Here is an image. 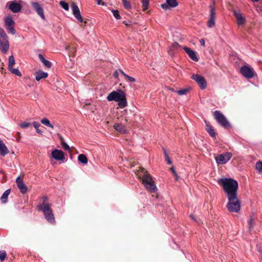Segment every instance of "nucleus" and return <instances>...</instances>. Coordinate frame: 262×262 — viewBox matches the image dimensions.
<instances>
[{"label": "nucleus", "instance_id": "obj_1", "mask_svg": "<svg viewBox=\"0 0 262 262\" xmlns=\"http://www.w3.org/2000/svg\"><path fill=\"white\" fill-rule=\"evenodd\" d=\"M217 182L222 186L227 197L237 194L238 184L237 181L232 178H222L219 179Z\"/></svg>", "mask_w": 262, "mask_h": 262}, {"label": "nucleus", "instance_id": "obj_2", "mask_svg": "<svg viewBox=\"0 0 262 262\" xmlns=\"http://www.w3.org/2000/svg\"><path fill=\"white\" fill-rule=\"evenodd\" d=\"M108 101H115L118 102L120 108H124L127 105L126 95L123 91L118 90L117 91H113L107 97Z\"/></svg>", "mask_w": 262, "mask_h": 262}, {"label": "nucleus", "instance_id": "obj_3", "mask_svg": "<svg viewBox=\"0 0 262 262\" xmlns=\"http://www.w3.org/2000/svg\"><path fill=\"white\" fill-rule=\"evenodd\" d=\"M139 177L142 178V184L146 189L150 192H156L157 188L151 176L144 169L139 174Z\"/></svg>", "mask_w": 262, "mask_h": 262}, {"label": "nucleus", "instance_id": "obj_4", "mask_svg": "<svg viewBox=\"0 0 262 262\" xmlns=\"http://www.w3.org/2000/svg\"><path fill=\"white\" fill-rule=\"evenodd\" d=\"M228 203L226 207L230 212L237 213L241 210V202L237 195L227 197Z\"/></svg>", "mask_w": 262, "mask_h": 262}, {"label": "nucleus", "instance_id": "obj_5", "mask_svg": "<svg viewBox=\"0 0 262 262\" xmlns=\"http://www.w3.org/2000/svg\"><path fill=\"white\" fill-rule=\"evenodd\" d=\"M10 47L9 38L4 30L0 28V50L4 53L8 52Z\"/></svg>", "mask_w": 262, "mask_h": 262}, {"label": "nucleus", "instance_id": "obj_6", "mask_svg": "<svg viewBox=\"0 0 262 262\" xmlns=\"http://www.w3.org/2000/svg\"><path fill=\"white\" fill-rule=\"evenodd\" d=\"M38 209L41 210L45 219L50 223H54L55 218L51 209V205H38Z\"/></svg>", "mask_w": 262, "mask_h": 262}, {"label": "nucleus", "instance_id": "obj_7", "mask_svg": "<svg viewBox=\"0 0 262 262\" xmlns=\"http://www.w3.org/2000/svg\"><path fill=\"white\" fill-rule=\"evenodd\" d=\"M214 117L217 122L222 127L227 128L230 126L228 121L227 120L224 115L219 111H215L213 113Z\"/></svg>", "mask_w": 262, "mask_h": 262}, {"label": "nucleus", "instance_id": "obj_8", "mask_svg": "<svg viewBox=\"0 0 262 262\" xmlns=\"http://www.w3.org/2000/svg\"><path fill=\"white\" fill-rule=\"evenodd\" d=\"M232 157V154L231 152H227L220 154L215 157V159L218 165L225 164L231 159Z\"/></svg>", "mask_w": 262, "mask_h": 262}, {"label": "nucleus", "instance_id": "obj_9", "mask_svg": "<svg viewBox=\"0 0 262 262\" xmlns=\"http://www.w3.org/2000/svg\"><path fill=\"white\" fill-rule=\"evenodd\" d=\"M5 26L8 32L12 34H14L16 32L14 26V21L10 16H7L4 18Z\"/></svg>", "mask_w": 262, "mask_h": 262}, {"label": "nucleus", "instance_id": "obj_10", "mask_svg": "<svg viewBox=\"0 0 262 262\" xmlns=\"http://www.w3.org/2000/svg\"><path fill=\"white\" fill-rule=\"evenodd\" d=\"M7 6L13 13H18L21 9V5L16 1H10L7 3Z\"/></svg>", "mask_w": 262, "mask_h": 262}, {"label": "nucleus", "instance_id": "obj_11", "mask_svg": "<svg viewBox=\"0 0 262 262\" xmlns=\"http://www.w3.org/2000/svg\"><path fill=\"white\" fill-rule=\"evenodd\" d=\"M31 5L33 7L34 10L37 13V14L41 17V19L45 20L46 17L44 14L43 9L41 5L38 2H32L31 3Z\"/></svg>", "mask_w": 262, "mask_h": 262}, {"label": "nucleus", "instance_id": "obj_12", "mask_svg": "<svg viewBox=\"0 0 262 262\" xmlns=\"http://www.w3.org/2000/svg\"><path fill=\"white\" fill-rule=\"evenodd\" d=\"M242 75L247 78L251 79L254 76V71L252 68L247 66H244L241 69Z\"/></svg>", "mask_w": 262, "mask_h": 262}, {"label": "nucleus", "instance_id": "obj_13", "mask_svg": "<svg viewBox=\"0 0 262 262\" xmlns=\"http://www.w3.org/2000/svg\"><path fill=\"white\" fill-rule=\"evenodd\" d=\"M191 78L198 83L202 89L204 90L206 88L207 83L203 76L199 74H193Z\"/></svg>", "mask_w": 262, "mask_h": 262}, {"label": "nucleus", "instance_id": "obj_14", "mask_svg": "<svg viewBox=\"0 0 262 262\" xmlns=\"http://www.w3.org/2000/svg\"><path fill=\"white\" fill-rule=\"evenodd\" d=\"M71 9L73 12V14L75 17L80 22L82 23L83 20L82 17L80 14V12L79 9L78 8L77 5L73 3L71 5Z\"/></svg>", "mask_w": 262, "mask_h": 262}, {"label": "nucleus", "instance_id": "obj_15", "mask_svg": "<svg viewBox=\"0 0 262 262\" xmlns=\"http://www.w3.org/2000/svg\"><path fill=\"white\" fill-rule=\"evenodd\" d=\"M210 17L207 22V26L209 28H212L215 25V11L213 5H210Z\"/></svg>", "mask_w": 262, "mask_h": 262}, {"label": "nucleus", "instance_id": "obj_16", "mask_svg": "<svg viewBox=\"0 0 262 262\" xmlns=\"http://www.w3.org/2000/svg\"><path fill=\"white\" fill-rule=\"evenodd\" d=\"M16 183L21 193L23 194L26 193L27 191V188L26 185L24 184L23 180L20 179L19 177L17 178L16 180Z\"/></svg>", "mask_w": 262, "mask_h": 262}, {"label": "nucleus", "instance_id": "obj_17", "mask_svg": "<svg viewBox=\"0 0 262 262\" xmlns=\"http://www.w3.org/2000/svg\"><path fill=\"white\" fill-rule=\"evenodd\" d=\"M52 157L58 161H62L64 159V156L63 152L58 149H55L52 152Z\"/></svg>", "mask_w": 262, "mask_h": 262}, {"label": "nucleus", "instance_id": "obj_18", "mask_svg": "<svg viewBox=\"0 0 262 262\" xmlns=\"http://www.w3.org/2000/svg\"><path fill=\"white\" fill-rule=\"evenodd\" d=\"M184 50L188 55L189 57L194 61H198L199 58L196 56V52L188 47H184Z\"/></svg>", "mask_w": 262, "mask_h": 262}, {"label": "nucleus", "instance_id": "obj_19", "mask_svg": "<svg viewBox=\"0 0 262 262\" xmlns=\"http://www.w3.org/2000/svg\"><path fill=\"white\" fill-rule=\"evenodd\" d=\"M178 6V2L177 0H166V3H165V10L176 8Z\"/></svg>", "mask_w": 262, "mask_h": 262}, {"label": "nucleus", "instance_id": "obj_20", "mask_svg": "<svg viewBox=\"0 0 262 262\" xmlns=\"http://www.w3.org/2000/svg\"><path fill=\"white\" fill-rule=\"evenodd\" d=\"M233 13L237 19V24L239 26L244 25L246 22L245 18L242 16L239 12L237 11H234Z\"/></svg>", "mask_w": 262, "mask_h": 262}, {"label": "nucleus", "instance_id": "obj_21", "mask_svg": "<svg viewBox=\"0 0 262 262\" xmlns=\"http://www.w3.org/2000/svg\"><path fill=\"white\" fill-rule=\"evenodd\" d=\"M48 76V74L47 72H45L42 71H38L35 73V79L37 81H39L41 79H45Z\"/></svg>", "mask_w": 262, "mask_h": 262}, {"label": "nucleus", "instance_id": "obj_22", "mask_svg": "<svg viewBox=\"0 0 262 262\" xmlns=\"http://www.w3.org/2000/svg\"><path fill=\"white\" fill-rule=\"evenodd\" d=\"M9 151L4 143L0 140V155L4 157L9 153Z\"/></svg>", "mask_w": 262, "mask_h": 262}, {"label": "nucleus", "instance_id": "obj_23", "mask_svg": "<svg viewBox=\"0 0 262 262\" xmlns=\"http://www.w3.org/2000/svg\"><path fill=\"white\" fill-rule=\"evenodd\" d=\"M114 128L117 132L125 134L126 132L125 126L120 123H115L114 125Z\"/></svg>", "mask_w": 262, "mask_h": 262}, {"label": "nucleus", "instance_id": "obj_24", "mask_svg": "<svg viewBox=\"0 0 262 262\" xmlns=\"http://www.w3.org/2000/svg\"><path fill=\"white\" fill-rule=\"evenodd\" d=\"M10 193V189H7L2 194V195L1 197V200L2 203H6L7 202V199L8 197V195H9Z\"/></svg>", "mask_w": 262, "mask_h": 262}, {"label": "nucleus", "instance_id": "obj_25", "mask_svg": "<svg viewBox=\"0 0 262 262\" xmlns=\"http://www.w3.org/2000/svg\"><path fill=\"white\" fill-rule=\"evenodd\" d=\"M38 57L46 67H47V68H51V62L46 60L42 55L39 54Z\"/></svg>", "mask_w": 262, "mask_h": 262}, {"label": "nucleus", "instance_id": "obj_26", "mask_svg": "<svg viewBox=\"0 0 262 262\" xmlns=\"http://www.w3.org/2000/svg\"><path fill=\"white\" fill-rule=\"evenodd\" d=\"M41 123L45 125L50 127L52 129L54 128V126L50 123V121L46 118L42 119L40 121Z\"/></svg>", "mask_w": 262, "mask_h": 262}, {"label": "nucleus", "instance_id": "obj_27", "mask_svg": "<svg viewBox=\"0 0 262 262\" xmlns=\"http://www.w3.org/2000/svg\"><path fill=\"white\" fill-rule=\"evenodd\" d=\"M60 140H61V145L62 146V147L66 151H71V149H70V146L68 145V144L67 143H66L64 140H63V139L62 138V137H60Z\"/></svg>", "mask_w": 262, "mask_h": 262}, {"label": "nucleus", "instance_id": "obj_28", "mask_svg": "<svg viewBox=\"0 0 262 262\" xmlns=\"http://www.w3.org/2000/svg\"><path fill=\"white\" fill-rule=\"evenodd\" d=\"M78 160L80 162L83 164H86L88 163V158L83 154L79 155L78 157Z\"/></svg>", "mask_w": 262, "mask_h": 262}, {"label": "nucleus", "instance_id": "obj_29", "mask_svg": "<svg viewBox=\"0 0 262 262\" xmlns=\"http://www.w3.org/2000/svg\"><path fill=\"white\" fill-rule=\"evenodd\" d=\"M206 129L209 135L212 137H215L216 133L214 132L213 128L210 125H207Z\"/></svg>", "mask_w": 262, "mask_h": 262}, {"label": "nucleus", "instance_id": "obj_30", "mask_svg": "<svg viewBox=\"0 0 262 262\" xmlns=\"http://www.w3.org/2000/svg\"><path fill=\"white\" fill-rule=\"evenodd\" d=\"M15 63V60L14 59V57L13 55H11L9 56L8 59V69L11 68V67H13V66Z\"/></svg>", "mask_w": 262, "mask_h": 262}, {"label": "nucleus", "instance_id": "obj_31", "mask_svg": "<svg viewBox=\"0 0 262 262\" xmlns=\"http://www.w3.org/2000/svg\"><path fill=\"white\" fill-rule=\"evenodd\" d=\"M33 125L36 129V132L41 135L42 134V131L39 129V127L40 126V124L38 122L34 121L33 122Z\"/></svg>", "mask_w": 262, "mask_h": 262}, {"label": "nucleus", "instance_id": "obj_32", "mask_svg": "<svg viewBox=\"0 0 262 262\" xmlns=\"http://www.w3.org/2000/svg\"><path fill=\"white\" fill-rule=\"evenodd\" d=\"M123 7L126 10H130L132 8V6L130 3L127 0H122Z\"/></svg>", "mask_w": 262, "mask_h": 262}, {"label": "nucleus", "instance_id": "obj_33", "mask_svg": "<svg viewBox=\"0 0 262 262\" xmlns=\"http://www.w3.org/2000/svg\"><path fill=\"white\" fill-rule=\"evenodd\" d=\"M13 74L17 76H20L21 74L18 69H13V67L8 69Z\"/></svg>", "mask_w": 262, "mask_h": 262}, {"label": "nucleus", "instance_id": "obj_34", "mask_svg": "<svg viewBox=\"0 0 262 262\" xmlns=\"http://www.w3.org/2000/svg\"><path fill=\"white\" fill-rule=\"evenodd\" d=\"M143 11H145L148 9L149 5V0H141Z\"/></svg>", "mask_w": 262, "mask_h": 262}, {"label": "nucleus", "instance_id": "obj_35", "mask_svg": "<svg viewBox=\"0 0 262 262\" xmlns=\"http://www.w3.org/2000/svg\"><path fill=\"white\" fill-rule=\"evenodd\" d=\"M169 169L171 170L172 173L173 174V175L175 177V180L176 181H177L178 180L179 177H178V174L177 173V171H176V169L174 167V166L173 165H172L171 167H170L169 168Z\"/></svg>", "mask_w": 262, "mask_h": 262}, {"label": "nucleus", "instance_id": "obj_36", "mask_svg": "<svg viewBox=\"0 0 262 262\" xmlns=\"http://www.w3.org/2000/svg\"><path fill=\"white\" fill-rule=\"evenodd\" d=\"M189 91V89H188V88H186V89H182V90H180L179 91H177V93L179 95H186Z\"/></svg>", "mask_w": 262, "mask_h": 262}, {"label": "nucleus", "instance_id": "obj_37", "mask_svg": "<svg viewBox=\"0 0 262 262\" xmlns=\"http://www.w3.org/2000/svg\"><path fill=\"white\" fill-rule=\"evenodd\" d=\"M59 4L62 7V8L64 9L65 10H69V4L67 3L62 1L60 2Z\"/></svg>", "mask_w": 262, "mask_h": 262}, {"label": "nucleus", "instance_id": "obj_38", "mask_svg": "<svg viewBox=\"0 0 262 262\" xmlns=\"http://www.w3.org/2000/svg\"><path fill=\"white\" fill-rule=\"evenodd\" d=\"M256 169L260 172H262V162L258 161L256 163L255 165Z\"/></svg>", "mask_w": 262, "mask_h": 262}, {"label": "nucleus", "instance_id": "obj_39", "mask_svg": "<svg viewBox=\"0 0 262 262\" xmlns=\"http://www.w3.org/2000/svg\"><path fill=\"white\" fill-rule=\"evenodd\" d=\"M30 126L31 123L29 122H23L20 124V127L24 129L27 128Z\"/></svg>", "mask_w": 262, "mask_h": 262}, {"label": "nucleus", "instance_id": "obj_40", "mask_svg": "<svg viewBox=\"0 0 262 262\" xmlns=\"http://www.w3.org/2000/svg\"><path fill=\"white\" fill-rule=\"evenodd\" d=\"M179 47V45L178 43L174 42V43H173V45H172V46L170 49V51H169L170 54H173V53H172V50H174L177 49V48Z\"/></svg>", "mask_w": 262, "mask_h": 262}, {"label": "nucleus", "instance_id": "obj_41", "mask_svg": "<svg viewBox=\"0 0 262 262\" xmlns=\"http://www.w3.org/2000/svg\"><path fill=\"white\" fill-rule=\"evenodd\" d=\"M112 12L114 16L117 19H120L121 18V16H120V14L119 13V12L118 10H112Z\"/></svg>", "mask_w": 262, "mask_h": 262}, {"label": "nucleus", "instance_id": "obj_42", "mask_svg": "<svg viewBox=\"0 0 262 262\" xmlns=\"http://www.w3.org/2000/svg\"><path fill=\"white\" fill-rule=\"evenodd\" d=\"M165 161H166L167 163L169 165H172V162L171 159L169 158L168 155L165 151Z\"/></svg>", "mask_w": 262, "mask_h": 262}, {"label": "nucleus", "instance_id": "obj_43", "mask_svg": "<svg viewBox=\"0 0 262 262\" xmlns=\"http://www.w3.org/2000/svg\"><path fill=\"white\" fill-rule=\"evenodd\" d=\"M254 224L253 219L252 217H251L248 221V225L250 230H251V228L253 227Z\"/></svg>", "mask_w": 262, "mask_h": 262}, {"label": "nucleus", "instance_id": "obj_44", "mask_svg": "<svg viewBox=\"0 0 262 262\" xmlns=\"http://www.w3.org/2000/svg\"><path fill=\"white\" fill-rule=\"evenodd\" d=\"M42 203L39 205H51L48 202V198L46 196H43L41 198Z\"/></svg>", "mask_w": 262, "mask_h": 262}, {"label": "nucleus", "instance_id": "obj_45", "mask_svg": "<svg viewBox=\"0 0 262 262\" xmlns=\"http://www.w3.org/2000/svg\"><path fill=\"white\" fill-rule=\"evenodd\" d=\"M6 257V253L5 251H0V259L1 261H3Z\"/></svg>", "mask_w": 262, "mask_h": 262}, {"label": "nucleus", "instance_id": "obj_46", "mask_svg": "<svg viewBox=\"0 0 262 262\" xmlns=\"http://www.w3.org/2000/svg\"><path fill=\"white\" fill-rule=\"evenodd\" d=\"M125 78L128 80L129 82H134L136 81V79L135 78L129 76L128 75L125 77Z\"/></svg>", "mask_w": 262, "mask_h": 262}, {"label": "nucleus", "instance_id": "obj_47", "mask_svg": "<svg viewBox=\"0 0 262 262\" xmlns=\"http://www.w3.org/2000/svg\"><path fill=\"white\" fill-rule=\"evenodd\" d=\"M200 42L201 46H204V47L205 46V41L204 39H200Z\"/></svg>", "mask_w": 262, "mask_h": 262}, {"label": "nucleus", "instance_id": "obj_48", "mask_svg": "<svg viewBox=\"0 0 262 262\" xmlns=\"http://www.w3.org/2000/svg\"><path fill=\"white\" fill-rule=\"evenodd\" d=\"M113 75H114V77H115V78H118V76H119V73H118V71H116L114 72V73Z\"/></svg>", "mask_w": 262, "mask_h": 262}, {"label": "nucleus", "instance_id": "obj_49", "mask_svg": "<svg viewBox=\"0 0 262 262\" xmlns=\"http://www.w3.org/2000/svg\"><path fill=\"white\" fill-rule=\"evenodd\" d=\"M120 73L125 77L127 75L126 74L123 70H120Z\"/></svg>", "mask_w": 262, "mask_h": 262}, {"label": "nucleus", "instance_id": "obj_50", "mask_svg": "<svg viewBox=\"0 0 262 262\" xmlns=\"http://www.w3.org/2000/svg\"><path fill=\"white\" fill-rule=\"evenodd\" d=\"M102 2V0H97V4L98 5H101Z\"/></svg>", "mask_w": 262, "mask_h": 262}, {"label": "nucleus", "instance_id": "obj_51", "mask_svg": "<svg viewBox=\"0 0 262 262\" xmlns=\"http://www.w3.org/2000/svg\"><path fill=\"white\" fill-rule=\"evenodd\" d=\"M190 216L192 219L195 220V217L193 215L191 214L190 215Z\"/></svg>", "mask_w": 262, "mask_h": 262}, {"label": "nucleus", "instance_id": "obj_52", "mask_svg": "<svg viewBox=\"0 0 262 262\" xmlns=\"http://www.w3.org/2000/svg\"><path fill=\"white\" fill-rule=\"evenodd\" d=\"M253 2H259L260 0H251Z\"/></svg>", "mask_w": 262, "mask_h": 262}, {"label": "nucleus", "instance_id": "obj_53", "mask_svg": "<svg viewBox=\"0 0 262 262\" xmlns=\"http://www.w3.org/2000/svg\"><path fill=\"white\" fill-rule=\"evenodd\" d=\"M161 7L162 8L164 9V4L161 5Z\"/></svg>", "mask_w": 262, "mask_h": 262}, {"label": "nucleus", "instance_id": "obj_54", "mask_svg": "<svg viewBox=\"0 0 262 262\" xmlns=\"http://www.w3.org/2000/svg\"><path fill=\"white\" fill-rule=\"evenodd\" d=\"M66 50H69V47H66Z\"/></svg>", "mask_w": 262, "mask_h": 262}]
</instances>
